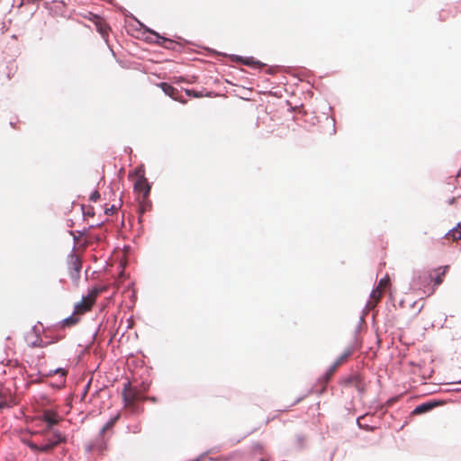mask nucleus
<instances>
[{
  "label": "nucleus",
  "mask_w": 461,
  "mask_h": 461,
  "mask_svg": "<svg viewBox=\"0 0 461 461\" xmlns=\"http://www.w3.org/2000/svg\"><path fill=\"white\" fill-rule=\"evenodd\" d=\"M82 267V262L77 255L74 253V249L68 255V270L70 278L73 281H77L79 279L80 271Z\"/></svg>",
  "instance_id": "obj_1"
},
{
  "label": "nucleus",
  "mask_w": 461,
  "mask_h": 461,
  "mask_svg": "<svg viewBox=\"0 0 461 461\" xmlns=\"http://www.w3.org/2000/svg\"><path fill=\"white\" fill-rule=\"evenodd\" d=\"M432 281V276L427 271L418 272L411 280L413 288L423 289L429 285Z\"/></svg>",
  "instance_id": "obj_2"
},
{
  "label": "nucleus",
  "mask_w": 461,
  "mask_h": 461,
  "mask_svg": "<svg viewBox=\"0 0 461 461\" xmlns=\"http://www.w3.org/2000/svg\"><path fill=\"white\" fill-rule=\"evenodd\" d=\"M105 449L106 442L104 440V434L100 433L94 441L86 446V451L87 453L95 451L98 454L102 455Z\"/></svg>",
  "instance_id": "obj_3"
},
{
  "label": "nucleus",
  "mask_w": 461,
  "mask_h": 461,
  "mask_svg": "<svg viewBox=\"0 0 461 461\" xmlns=\"http://www.w3.org/2000/svg\"><path fill=\"white\" fill-rule=\"evenodd\" d=\"M51 434H47L42 445H50L51 450L58 445L66 441V436L59 430H51Z\"/></svg>",
  "instance_id": "obj_4"
},
{
  "label": "nucleus",
  "mask_w": 461,
  "mask_h": 461,
  "mask_svg": "<svg viewBox=\"0 0 461 461\" xmlns=\"http://www.w3.org/2000/svg\"><path fill=\"white\" fill-rule=\"evenodd\" d=\"M42 420L46 423V429H44V433H46L54 430L53 427L59 422V418L56 412L45 411L42 414Z\"/></svg>",
  "instance_id": "obj_5"
},
{
  "label": "nucleus",
  "mask_w": 461,
  "mask_h": 461,
  "mask_svg": "<svg viewBox=\"0 0 461 461\" xmlns=\"http://www.w3.org/2000/svg\"><path fill=\"white\" fill-rule=\"evenodd\" d=\"M134 190L135 191H143V196L146 198L149 192H150V186L147 182V179L141 176V177L135 182L134 184Z\"/></svg>",
  "instance_id": "obj_6"
},
{
  "label": "nucleus",
  "mask_w": 461,
  "mask_h": 461,
  "mask_svg": "<svg viewBox=\"0 0 461 461\" xmlns=\"http://www.w3.org/2000/svg\"><path fill=\"white\" fill-rule=\"evenodd\" d=\"M232 60L240 62L241 64L247 65V66H263L260 61L255 60L252 57H241L238 55H232L231 57Z\"/></svg>",
  "instance_id": "obj_7"
},
{
  "label": "nucleus",
  "mask_w": 461,
  "mask_h": 461,
  "mask_svg": "<svg viewBox=\"0 0 461 461\" xmlns=\"http://www.w3.org/2000/svg\"><path fill=\"white\" fill-rule=\"evenodd\" d=\"M361 377L357 374H354L344 380L346 386H354L358 391L361 390Z\"/></svg>",
  "instance_id": "obj_8"
},
{
  "label": "nucleus",
  "mask_w": 461,
  "mask_h": 461,
  "mask_svg": "<svg viewBox=\"0 0 461 461\" xmlns=\"http://www.w3.org/2000/svg\"><path fill=\"white\" fill-rule=\"evenodd\" d=\"M437 405V402H423L418 406L415 407L413 410L414 414H421L425 413L429 411H430L432 408H434Z\"/></svg>",
  "instance_id": "obj_9"
},
{
  "label": "nucleus",
  "mask_w": 461,
  "mask_h": 461,
  "mask_svg": "<svg viewBox=\"0 0 461 461\" xmlns=\"http://www.w3.org/2000/svg\"><path fill=\"white\" fill-rule=\"evenodd\" d=\"M87 297L83 296L81 302L77 303L74 307V313H84L90 310L91 304L86 303Z\"/></svg>",
  "instance_id": "obj_10"
},
{
  "label": "nucleus",
  "mask_w": 461,
  "mask_h": 461,
  "mask_svg": "<svg viewBox=\"0 0 461 461\" xmlns=\"http://www.w3.org/2000/svg\"><path fill=\"white\" fill-rule=\"evenodd\" d=\"M160 87H161L162 91L165 93V95H168L169 97H171L174 100H177L176 94H177L178 91L176 88H175L171 85L165 83V82L160 84Z\"/></svg>",
  "instance_id": "obj_11"
},
{
  "label": "nucleus",
  "mask_w": 461,
  "mask_h": 461,
  "mask_svg": "<svg viewBox=\"0 0 461 461\" xmlns=\"http://www.w3.org/2000/svg\"><path fill=\"white\" fill-rule=\"evenodd\" d=\"M28 447L32 450L36 451V452L48 453V452H50L51 450V446L50 445H42V443L37 444V443H34V442H30L28 444Z\"/></svg>",
  "instance_id": "obj_12"
},
{
  "label": "nucleus",
  "mask_w": 461,
  "mask_h": 461,
  "mask_svg": "<svg viewBox=\"0 0 461 461\" xmlns=\"http://www.w3.org/2000/svg\"><path fill=\"white\" fill-rule=\"evenodd\" d=\"M446 235L453 240H461V222H458L456 227L449 230Z\"/></svg>",
  "instance_id": "obj_13"
},
{
  "label": "nucleus",
  "mask_w": 461,
  "mask_h": 461,
  "mask_svg": "<svg viewBox=\"0 0 461 461\" xmlns=\"http://www.w3.org/2000/svg\"><path fill=\"white\" fill-rule=\"evenodd\" d=\"M78 321H79V318L76 317L75 313L73 312L71 315H69L68 317L62 320V324H63V326H73V325L77 324L78 322Z\"/></svg>",
  "instance_id": "obj_14"
},
{
  "label": "nucleus",
  "mask_w": 461,
  "mask_h": 461,
  "mask_svg": "<svg viewBox=\"0 0 461 461\" xmlns=\"http://www.w3.org/2000/svg\"><path fill=\"white\" fill-rule=\"evenodd\" d=\"M150 33L154 34L155 37H156V42L161 46H164V47H167L166 45L167 42H170L171 43V41L165 38V37H161L158 33H157L156 32L154 31H151V30H148Z\"/></svg>",
  "instance_id": "obj_15"
},
{
  "label": "nucleus",
  "mask_w": 461,
  "mask_h": 461,
  "mask_svg": "<svg viewBox=\"0 0 461 461\" xmlns=\"http://www.w3.org/2000/svg\"><path fill=\"white\" fill-rule=\"evenodd\" d=\"M130 385H131L130 383H127L124 385V389H123V392H122V398H123V401L125 402V404L130 403L135 398V395H132V397H130V395L127 393V390L129 389Z\"/></svg>",
  "instance_id": "obj_16"
},
{
  "label": "nucleus",
  "mask_w": 461,
  "mask_h": 461,
  "mask_svg": "<svg viewBox=\"0 0 461 461\" xmlns=\"http://www.w3.org/2000/svg\"><path fill=\"white\" fill-rule=\"evenodd\" d=\"M117 417L111 418L100 429V434H104L107 429H111L115 423Z\"/></svg>",
  "instance_id": "obj_17"
},
{
  "label": "nucleus",
  "mask_w": 461,
  "mask_h": 461,
  "mask_svg": "<svg viewBox=\"0 0 461 461\" xmlns=\"http://www.w3.org/2000/svg\"><path fill=\"white\" fill-rule=\"evenodd\" d=\"M352 348H348L344 350V352L336 359L339 363H342L346 358H348L352 354Z\"/></svg>",
  "instance_id": "obj_18"
},
{
  "label": "nucleus",
  "mask_w": 461,
  "mask_h": 461,
  "mask_svg": "<svg viewBox=\"0 0 461 461\" xmlns=\"http://www.w3.org/2000/svg\"><path fill=\"white\" fill-rule=\"evenodd\" d=\"M102 292V289L101 288H98V287H94L90 292L89 294L86 296L88 298H91L93 299V301H95V297Z\"/></svg>",
  "instance_id": "obj_19"
},
{
  "label": "nucleus",
  "mask_w": 461,
  "mask_h": 461,
  "mask_svg": "<svg viewBox=\"0 0 461 461\" xmlns=\"http://www.w3.org/2000/svg\"><path fill=\"white\" fill-rule=\"evenodd\" d=\"M382 296V292L379 288V286H377L375 289H374L371 293H370V297L373 298V299H375V300H379Z\"/></svg>",
  "instance_id": "obj_20"
},
{
  "label": "nucleus",
  "mask_w": 461,
  "mask_h": 461,
  "mask_svg": "<svg viewBox=\"0 0 461 461\" xmlns=\"http://www.w3.org/2000/svg\"><path fill=\"white\" fill-rule=\"evenodd\" d=\"M185 94L188 95V96H193V97H201L203 96V95L198 92V91H195L194 89H186L185 90Z\"/></svg>",
  "instance_id": "obj_21"
},
{
  "label": "nucleus",
  "mask_w": 461,
  "mask_h": 461,
  "mask_svg": "<svg viewBox=\"0 0 461 461\" xmlns=\"http://www.w3.org/2000/svg\"><path fill=\"white\" fill-rule=\"evenodd\" d=\"M98 32L102 34L103 37L107 33V27L104 24L96 23Z\"/></svg>",
  "instance_id": "obj_22"
},
{
  "label": "nucleus",
  "mask_w": 461,
  "mask_h": 461,
  "mask_svg": "<svg viewBox=\"0 0 461 461\" xmlns=\"http://www.w3.org/2000/svg\"><path fill=\"white\" fill-rule=\"evenodd\" d=\"M99 198H100V193H99L97 190H95V191L91 194V195H90V197H89V200H90L91 202H96Z\"/></svg>",
  "instance_id": "obj_23"
},
{
  "label": "nucleus",
  "mask_w": 461,
  "mask_h": 461,
  "mask_svg": "<svg viewBox=\"0 0 461 461\" xmlns=\"http://www.w3.org/2000/svg\"><path fill=\"white\" fill-rule=\"evenodd\" d=\"M445 274V271H443L440 275H438L435 278L432 277L434 280L435 285H439L442 283V276Z\"/></svg>",
  "instance_id": "obj_24"
},
{
  "label": "nucleus",
  "mask_w": 461,
  "mask_h": 461,
  "mask_svg": "<svg viewBox=\"0 0 461 461\" xmlns=\"http://www.w3.org/2000/svg\"><path fill=\"white\" fill-rule=\"evenodd\" d=\"M115 211H116V206L114 204H113L112 206L105 208L104 213L106 215H112L114 213Z\"/></svg>",
  "instance_id": "obj_25"
},
{
  "label": "nucleus",
  "mask_w": 461,
  "mask_h": 461,
  "mask_svg": "<svg viewBox=\"0 0 461 461\" xmlns=\"http://www.w3.org/2000/svg\"><path fill=\"white\" fill-rule=\"evenodd\" d=\"M336 369L337 368H335L332 365L329 367L326 373L327 379H329L332 375Z\"/></svg>",
  "instance_id": "obj_26"
},
{
  "label": "nucleus",
  "mask_w": 461,
  "mask_h": 461,
  "mask_svg": "<svg viewBox=\"0 0 461 461\" xmlns=\"http://www.w3.org/2000/svg\"><path fill=\"white\" fill-rule=\"evenodd\" d=\"M50 373H53V374H57V373H60V377L64 380V376L66 375V371L63 370L62 368H57L55 369L54 371H50Z\"/></svg>",
  "instance_id": "obj_27"
},
{
  "label": "nucleus",
  "mask_w": 461,
  "mask_h": 461,
  "mask_svg": "<svg viewBox=\"0 0 461 461\" xmlns=\"http://www.w3.org/2000/svg\"><path fill=\"white\" fill-rule=\"evenodd\" d=\"M130 429L131 430L132 433H138L140 431V426L137 424L132 426Z\"/></svg>",
  "instance_id": "obj_28"
},
{
  "label": "nucleus",
  "mask_w": 461,
  "mask_h": 461,
  "mask_svg": "<svg viewBox=\"0 0 461 461\" xmlns=\"http://www.w3.org/2000/svg\"><path fill=\"white\" fill-rule=\"evenodd\" d=\"M69 235L73 237L74 242L76 243L80 238L78 235H76V232L73 230H68Z\"/></svg>",
  "instance_id": "obj_29"
},
{
  "label": "nucleus",
  "mask_w": 461,
  "mask_h": 461,
  "mask_svg": "<svg viewBox=\"0 0 461 461\" xmlns=\"http://www.w3.org/2000/svg\"><path fill=\"white\" fill-rule=\"evenodd\" d=\"M388 282H389V278H388V277H384V278L380 279V281H379V285H378V286H379V287H380V286H383V285H384L385 284H387Z\"/></svg>",
  "instance_id": "obj_30"
},
{
  "label": "nucleus",
  "mask_w": 461,
  "mask_h": 461,
  "mask_svg": "<svg viewBox=\"0 0 461 461\" xmlns=\"http://www.w3.org/2000/svg\"><path fill=\"white\" fill-rule=\"evenodd\" d=\"M86 231H87L86 229H84L82 230H77V233L78 237L80 238L83 235H85L86 233Z\"/></svg>",
  "instance_id": "obj_31"
},
{
  "label": "nucleus",
  "mask_w": 461,
  "mask_h": 461,
  "mask_svg": "<svg viewBox=\"0 0 461 461\" xmlns=\"http://www.w3.org/2000/svg\"><path fill=\"white\" fill-rule=\"evenodd\" d=\"M27 4H36L40 2L41 0H25Z\"/></svg>",
  "instance_id": "obj_32"
},
{
  "label": "nucleus",
  "mask_w": 461,
  "mask_h": 461,
  "mask_svg": "<svg viewBox=\"0 0 461 461\" xmlns=\"http://www.w3.org/2000/svg\"><path fill=\"white\" fill-rule=\"evenodd\" d=\"M339 365H341L340 363H339L338 361H334V363L332 364V366L337 368Z\"/></svg>",
  "instance_id": "obj_33"
},
{
  "label": "nucleus",
  "mask_w": 461,
  "mask_h": 461,
  "mask_svg": "<svg viewBox=\"0 0 461 461\" xmlns=\"http://www.w3.org/2000/svg\"><path fill=\"white\" fill-rule=\"evenodd\" d=\"M100 225H101V223L92 224V225L90 226V228H94V227H95V226H100Z\"/></svg>",
  "instance_id": "obj_34"
},
{
  "label": "nucleus",
  "mask_w": 461,
  "mask_h": 461,
  "mask_svg": "<svg viewBox=\"0 0 461 461\" xmlns=\"http://www.w3.org/2000/svg\"><path fill=\"white\" fill-rule=\"evenodd\" d=\"M94 214V212H87V215H93Z\"/></svg>",
  "instance_id": "obj_35"
},
{
  "label": "nucleus",
  "mask_w": 461,
  "mask_h": 461,
  "mask_svg": "<svg viewBox=\"0 0 461 461\" xmlns=\"http://www.w3.org/2000/svg\"><path fill=\"white\" fill-rule=\"evenodd\" d=\"M302 399H303V397L298 398V399L295 401V402H299Z\"/></svg>",
  "instance_id": "obj_36"
},
{
  "label": "nucleus",
  "mask_w": 461,
  "mask_h": 461,
  "mask_svg": "<svg viewBox=\"0 0 461 461\" xmlns=\"http://www.w3.org/2000/svg\"><path fill=\"white\" fill-rule=\"evenodd\" d=\"M455 383H456V384H461V379H460V380H458V381H456V382H455Z\"/></svg>",
  "instance_id": "obj_37"
}]
</instances>
